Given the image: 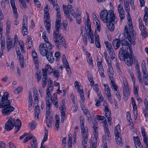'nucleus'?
<instances>
[{"label":"nucleus","instance_id":"nucleus-1","mask_svg":"<svg viewBox=\"0 0 148 148\" xmlns=\"http://www.w3.org/2000/svg\"><path fill=\"white\" fill-rule=\"evenodd\" d=\"M100 15L101 20L106 23L109 30L113 31L115 28L114 25L116 24L118 21L113 11L112 10L108 11L106 10H103L100 13Z\"/></svg>","mask_w":148,"mask_h":148},{"label":"nucleus","instance_id":"nucleus-2","mask_svg":"<svg viewBox=\"0 0 148 148\" xmlns=\"http://www.w3.org/2000/svg\"><path fill=\"white\" fill-rule=\"evenodd\" d=\"M128 24L129 25V29L128 27H125L124 30V34L126 38L133 45L135 44V40L136 39V35L134 34V30L132 25V20L129 19L128 20Z\"/></svg>","mask_w":148,"mask_h":148},{"label":"nucleus","instance_id":"nucleus-3","mask_svg":"<svg viewBox=\"0 0 148 148\" xmlns=\"http://www.w3.org/2000/svg\"><path fill=\"white\" fill-rule=\"evenodd\" d=\"M84 119H80V125L81 130V134L82 135V145L84 148H86V145L87 144L88 140V129L86 127H84Z\"/></svg>","mask_w":148,"mask_h":148},{"label":"nucleus","instance_id":"nucleus-4","mask_svg":"<svg viewBox=\"0 0 148 148\" xmlns=\"http://www.w3.org/2000/svg\"><path fill=\"white\" fill-rule=\"evenodd\" d=\"M19 120L18 119L16 120L14 118L10 117L5 123V129L8 132L12 130L15 125H18Z\"/></svg>","mask_w":148,"mask_h":148},{"label":"nucleus","instance_id":"nucleus-5","mask_svg":"<svg viewBox=\"0 0 148 148\" xmlns=\"http://www.w3.org/2000/svg\"><path fill=\"white\" fill-rule=\"evenodd\" d=\"M126 45H124L123 42L122 43V47H121L119 52V57L121 61H124L125 58L128 56L130 54V52H129Z\"/></svg>","mask_w":148,"mask_h":148},{"label":"nucleus","instance_id":"nucleus-6","mask_svg":"<svg viewBox=\"0 0 148 148\" xmlns=\"http://www.w3.org/2000/svg\"><path fill=\"white\" fill-rule=\"evenodd\" d=\"M12 101V100H7L6 101L5 105H4L3 108L2 109V114L3 116L8 115H9L10 113L14 111L15 108L13 106L10 105Z\"/></svg>","mask_w":148,"mask_h":148},{"label":"nucleus","instance_id":"nucleus-7","mask_svg":"<svg viewBox=\"0 0 148 148\" xmlns=\"http://www.w3.org/2000/svg\"><path fill=\"white\" fill-rule=\"evenodd\" d=\"M127 39L126 36L122 38H121L119 37V39L116 38L112 42V45L114 49H116L118 48L121 44L122 47V43L123 42L124 45H126V46L128 45V44H130L127 40H125V39Z\"/></svg>","mask_w":148,"mask_h":148},{"label":"nucleus","instance_id":"nucleus-8","mask_svg":"<svg viewBox=\"0 0 148 148\" xmlns=\"http://www.w3.org/2000/svg\"><path fill=\"white\" fill-rule=\"evenodd\" d=\"M123 84L124 85L123 87V98L124 101H126L128 100L130 95V89L129 88V86L126 80L123 81Z\"/></svg>","mask_w":148,"mask_h":148},{"label":"nucleus","instance_id":"nucleus-9","mask_svg":"<svg viewBox=\"0 0 148 148\" xmlns=\"http://www.w3.org/2000/svg\"><path fill=\"white\" fill-rule=\"evenodd\" d=\"M127 48H129V51H130V54L128 56L125 58L124 61L127 65L131 66L133 63V53L130 44H128V45H127Z\"/></svg>","mask_w":148,"mask_h":148},{"label":"nucleus","instance_id":"nucleus-10","mask_svg":"<svg viewBox=\"0 0 148 148\" xmlns=\"http://www.w3.org/2000/svg\"><path fill=\"white\" fill-rule=\"evenodd\" d=\"M60 110L61 113V121L62 123H63L65 117L66 112L65 101L64 99H62V103Z\"/></svg>","mask_w":148,"mask_h":148},{"label":"nucleus","instance_id":"nucleus-11","mask_svg":"<svg viewBox=\"0 0 148 148\" xmlns=\"http://www.w3.org/2000/svg\"><path fill=\"white\" fill-rule=\"evenodd\" d=\"M27 18L26 16H24L23 20L22 23V32H24L23 33L24 36L26 35L28 33L27 29H28V22H27Z\"/></svg>","mask_w":148,"mask_h":148},{"label":"nucleus","instance_id":"nucleus-12","mask_svg":"<svg viewBox=\"0 0 148 148\" xmlns=\"http://www.w3.org/2000/svg\"><path fill=\"white\" fill-rule=\"evenodd\" d=\"M39 49L40 54L43 56H45L48 52L47 45L45 43L41 44Z\"/></svg>","mask_w":148,"mask_h":148},{"label":"nucleus","instance_id":"nucleus-13","mask_svg":"<svg viewBox=\"0 0 148 148\" xmlns=\"http://www.w3.org/2000/svg\"><path fill=\"white\" fill-rule=\"evenodd\" d=\"M59 30L60 29H59V31L57 32L56 29H55V31L53 32V40L54 42L55 45L58 48H60L61 46L60 42L58 39Z\"/></svg>","mask_w":148,"mask_h":148},{"label":"nucleus","instance_id":"nucleus-14","mask_svg":"<svg viewBox=\"0 0 148 148\" xmlns=\"http://www.w3.org/2000/svg\"><path fill=\"white\" fill-rule=\"evenodd\" d=\"M9 93L7 92H5L4 93V95L2 97L1 99H0V102L2 103H0V108H3L4 105L8 99V98L9 97Z\"/></svg>","mask_w":148,"mask_h":148},{"label":"nucleus","instance_id":"nucleus-15","mask_svg":"<svg viewBox=\"0 0 148 148\" xmlns=\"http://www.w3.org/2000/svg\"><path fill=\"white\" fill-rule=\"evenodd\" d=\"M56 16V22L55 23V29H56V31L58 32L59 31V29H60V28L61 23V17L60 11H59V12H57Z\"/></svg>","mask_w":148,"mask_h":148},{"label":"nucleus","instance_id":"nucleus-16","mask_svg":"<svg viewBox=\"0 0 148 148\" xmlns=\"http://www.w3.org/2000/svg\"><path fill=\"white\" fill-rule=\"evenodd\" d=\"M97 65L99 71L101 76L103 77H104L105 76L103 73V69L102 64V62H99L97 63Z\"/></svg>","mask_w":148,"mask_h":148},{"label":"nucleus","instance_id":"nucleus-17","mask_svg":"<svg viewBox=\"0 0 148 148\" xmlns=\"http://www.w3.org/2000/svg\"><path fill=\"white\" fill-rule=\"evenodd\" d=\"M103 125L105 134L107 135L109 138H110V134L106 120L104 121Z\"/></svg>","mask_w":148,"mask_h":148},{"label":"nucleus","instance_id":"nucleus-18","mask_svg":"<svg viewBox=\"0 0 148 148\" xmlns=\"http://www.w3.org/2000/svg\"><path fill=\"white\" fill-rule=\"evenodd\" d=\"M31 142L28 145V148H37L38 143L36 138L32 140H30Z\"/></svg>","mask_w":148,"mask_h":148},{"label":"nucleus","instance_id":"nucleus-19","mask_svg":"<svg viewBox=\"0 0 148 148\" xmlns=\"http://www.w3.org/2000/svg\"><path fill=\"white\" fill-rule=\"evenodd\" d=\"M50 3L52 4L53 8L56 10L57 12L60 11L59 7L56 0H48Z\"/></svg>","mask_w":148,"mask_h":148},{"label":"nucleus","instance_id":"nucleus-20","mask_svg":"<svg viewBox=\"0 0 148 148\" xmlns=\"http://www.w3.org/2000/svg\"><path fill=\"white\" fill-rule=\"evenodd\" d=\"M11 7L13 9V12L15 17L17 18L18 16V14L17 12V8L15 6V1L10 2Z\"/></svg>","mask_w":148,"mask_h":148},{"label":"nucleus","instance_id":"nucleus-21","mask_svg":"<svg viewBox=\"0 0 148 148\" xmlns=\"http://www.w3.org/2000/svg\"><path fill=\"white\" fill-rule=\"evenodd\" d=\"M48 60L51 63L54 62V58L53 53L51 52L48 51L45 56Z\"/></svg>","mask_w":148,"mask_h":148},{"label":"nucleus","instance_id":"nucleus-22","mask_svg":"<svg viewBox=\"0 0 148 148\" xmlns=\"http://www.w3.org/2000/svg\"><path fill=\"white\" fill-rule=\"evenodd\" d=\"M89 29V32H88L87 34L88 39L90 42L91 43H94V36L93 35V33L92 31V30L90 29Z\"/></svg>","mask_w":148,"mask_h":148},{"label":"nucleus","instance_id":"nucleus-23","mask_svg":"<svg viewBox=\"0 0 148 148\" xmlns=\"http://www.w3.org/2000/svg\"><path fill=\"white\" fill-rule=\"evenodd\" d=\"M51 103H46V117L47 119L49 116V114H50V108L51 105Z\"/></svg>","mask_w":148,"mask_h":148},{"label":"nucleus","instance_id":"nucleus-24","mask_svg":"<svg viewBox=\"0 0 148 148\" xmlns=\"http://www.w3.org/2000/svg\"><path fill=\"white\" fill-rule=\"evenodd\" d=\"M48 134V132L47 130H46L45 132V134L44 136V137L42 141V143L41 144V147L40 148H45V147H44L43 145L44 143L45 142H46L47 139Z\"/></svg>","mask_w":148,"mask_h":148},{"label":"nucleus","instance_id":"nucleus-25","mask_svg":"<svg viewBox=\"0 0 148 148\" xmlns=\"http://www.w3.org/2000/svg\"><path fill=\"white\" fill-rule=\"evenodd\" d=\"M120 134L119 133L115 134V136L116 141L117 143L119 145H121L122 144L121 139L120 137Z\"/></svg>","mask_w":148,"mask_h":148},{"label":"nucleus","instance_id":"nucleus-26","mask_svg":"<svg viewBox=\"0 0 148 148\" xmlns=\"http://www.w3.org/2000/svg\"><path fill=\"white\" fill-rule=\"evenodd\" d=\"M77 88H78V91L80 94L82 100V101H84L85 98L84 95V92L83 89L81 88L80 86L79 87H77Z\"/></svg>","mask_w":148,"mask_h":148},{"label":"nucleus","instance_id":"nucleus-27","mask_svg":"<svg viewBox=\"0 0 148 148\" xmlns=\"http://www.w3.org/2000/svg\"><path fill=\"white\" fill-rule=\"evenodd\" d=\"M46 118V121L47 126L49 127H50L51 126L52 116L51 114H49L48 118L47 119V117Z\"/></svg>","mask_w":148,"mask_h":148},{"label":"nucleus","instance_id":"nucleus-28","mask_svg":"<svg viewBox=\"0 0 148 148\" xmlns=\"http://www.w3.org/2000/svg\"><path fill=\"white\" fill-rule=\"evenodd\" d=\"M45 69L48 72V73L49 75H50L53 73V69L50 65L47 64L46 65Z\"/></svg>","mask_w":148,"mask_h":148},{"label":"nucleus","instance_id":"nucleus-29","mask_svg":"<svg viewBox=\"0 0 148 148\" xmlns=\"http://www.w3.org/2000/svg\"><path fill=\"white\" fill-rule=\"evenodd\" d=\"M10 22L9 21H6V33L8 34L10 33Z\"/></svg>","mask_w":148,"mask_h":148},{"label":"nucleus","instance_id":"nucleus-30","mask_svg":"<svg viewBox=\"0 0 148 148\" xmlns=\"http://www.w3.org/2000/svg\"><path fill=\"white\" fill-rule=\"evenodd\" d=\"M86 14L87 16V27H88V29H90L91 30V23L90 20L89 19V14L87 12H86Z\"/></svg>","mask_w":148,"mask_h":148},{"label":"nucleus","instance_id":"nucleus-31","mask_svg":"<svg viewBox=\"0 0 148 148\" xmlns=\"http://www.w3.org/2000/svg\"><path fill=\"white\" fill-rule=\"evenodd\" d=\"M35 138V137L34 136H32L30 135H29L27 137H25L24 139L23 140V142L24 143H25L30 139H34V138Z\"/></svg>","mask_w":148,"mask_h":148},{"label":"nucleus","instance_id":"nucleus-32","mask_svg":"<svg viewBox=\"0 0 148 148\" xmlns=\"http://www.w3.org/2000/svg\"><path fill=\"white\" fill-rule=\"evenodd\" d=\"M34 49L32 50V55L34 61H36L38 60V56L36 52L34 51H33Z\"/></svg>","mask_w":148,"mask_h":148},{"label":"nucleus","instance_id":"nucleus-33","mask_svg":"<svg viewBox=\"0 0 148 148\" xmlns=\"http://www.w3.org/2000/svg\"><path fill=\"white\" fill-rule=\"evenodd\" d=\"M98 85L97 84H95V86L92 87L93 89L95 90L96 92L97 95L99 96V89L98 88Z\"/></svg>","mask_w":148,"mask_h":148},{"label":"nucleus","instance_id":"nucleus-34","mask_svg":"<svg viewBox=\"0 0 148 148\" xmlns=\"http://www.w3.org/2000/svg\"><path fill=\"white\" fill-rule=\"evenodd\" d=\"M52 102L53 104L54 105L56 108H58L59 107L58 103V99L57 97H55L52 100Z\"/></svg>","mask_w":148,"mask_h":148},{"label":"nucleus","instance_id":"nucleus-35","mask_svg":"<svg viewBox=\"0 0 148 148\" xmlns=\"http://www.w3.org/2000/svg\"><path fill=\"white\" fill-rule=\"evenodd\" d=\"M43 78H48L47 72L45 68L42 69Z\"/></svg>","mask_w":148,"mask_h":148},{"label":"nucleus","instance_id":"nucleus-36","mask_svg":"<svg viewBox=\"0 0 148 148\" xmlns=\"http://www.w3.org/2000/svg\"><path fill=\"white\" fill-rule=\"evenodd\" d=\"M21 125V121L19 120V122L18 123V125H15V134H16L20 129Z\"/></svg>","mask_w":148,"mask_h":148},{"label":"nucleus","instance_id":"nucleus-37","mask_svg":"<svg viewBox=\"0 0 148 148\" xmlns=\"http://www.w3.org/2000/svg\"><path fill=\"white\" fill-rule=\"evenodd\" d=\"M109 53L110 56L111 58L113 57L114 55V52L112 48H110L109 50H107Z\"/></svg>","mask_w":148,"mask_h":148},{"label":"nucleus","instance_id":"nucleus-38","mask_svg":"<svg viewBox=\"0 0 148 148\" xmlns=\"http://www.w3.org/2000/svg\"><path fill=\"white\" fill-rule=\"evenodd\" d=\"M137 76L138 79L139 80V82L141 84H142V79L141 77V73L140 71H138V72H137Z\"/></svg>","mask_w":148,"mask_h":148},{"label":"nucleus","instance_id":"nucleus-39","mask_svg":"<svg viewBox=\"0 0 148 148\" xmlns=\"http://www.w3.org/2000/svg\"><path fill=\"white\" fill-rule=\"evenodd\" d=\"M141 34L144 38L146 37L148 35V33L146 30V29H143L141 31Z\"/></svg>","mask_w":148,"mask_h":148},{"label":"nucleus","instance_id":"nucleus-40","mask_svg":"<svg viewBox=\"0 0 148 148\" xmlns=\"http://www.w3.org/2000/svg\"><path fill=\"white\" fill-rule=\"evenodd\" d=\"M92 127L94 130V132H97V123L96 121H94L93 122Z\"/></svg>","mask_w":148,"mask_h":148},{"label":"nucleus","instance_id":"nucleus-41","mask_svg":"<svg viewBox=\"0 0 148 148\" xmlns=\"http://www.w3.org/2000/svg\"><path fill=\"white\" fill-rule=\"evenodd\" d=\"M87 34L86 33L82 35V39L83 41L85 44V45H87Z\"/></svg>","mask_w":148,"mask_h":148},{"label":"nucleus","instance_id":"nucleus-42","mask_svg":"<svg viewBox=\"0 0 148 148\" xmlns=\"http://www.w3.org/2000/svg\"><path fill=\"white\" fill-rule=\"evenodd\" d=\"M32 41L30 39H29L27 40L26 43V45L27 47H28L29 48H31L32 46Z\"/></svg>","mask_w":148,"mask_h":148},{"label":"nucleus","instance_id":"nucleus-43","mask_svg":"<svg viewBox=\"0 0 148 148\" xmlns=\"http://www.w3.org/2000/svg\"><path fill=\"white\" fill-rule=\"evenodd\" d=\"M63 8L65 15L69 14V10H68L66 6L63 5Z\"/></svg>","mask_w":148,"mask_h":148},{"label":"nucleus","instance_id":"nucleus-44","mask_svg":"<svg viewBox=\"0 0 148 148\" xmlns=\"http://www.w3.org/2000/svg\"><path fill=\"white\" fill-rule=\"evenodd\" d=\"M23 90V88L22 87H19L16 89L14 91V93L15 94H18L21 92Z\"/></svg>","mask_w":148,"mask_h":148},{"label":"nucleus","instance_id":"nucleus-45","mask_svg":"<svg viewBox=\"0 0 148 148\" xmlns=\"http://www.w3.org/2000/svg\"><path fill=\"white\" fill-rule=\"evenodd\" d=\"M118 11L119 13L125 12L123 9V6L121 5L120 4L118 6Z\"/></svg>","mask_w":148,"mask_h":148},{"label":"nucleus","instance_id":"nucleus-46","mask_svg":"<svg viewBox=\"0 0 148 148\" xmlns=\"http://www.w3.org/2000/svg\"><path fill=\"white\" fill-rule=\"evenodd\" d=\"M29 108H31V107L30 106V103L33 102V99L32 97V92H29Z\"/></svg>","mask_w":148,"mask_h":148},{"label":"nucleus","instance_id":"nucleus-47","mask_svg":"<svg viewBox=\"0 0 148 148\" xmlns=\"http://www.w3.org/2000/svg\"><path fill=\"white\" fill-rule=\"evenodd\" d=\"M104 42L107 50L112 48L111 44L108 42L106 41L105 42Z\"/></svg>","mask_w":148,"mask_h":148},{"label":"nucleus","instance_id":"nucleus-48","mask_svg":"<svg viewBox=\"0 0 148 148\" xmlns=\"http://www.w3.org/2000/svg\"><path fill=\"white\" fill-rule=\"evenodd\" d=\"M40 73L39 72L38 73L37 72L36 73L35 75V77L36 78H37V82H39V81L40 80L41 78V74H40Z\"/></svg>","mask_w":148,"mask_h":148},{"label":"nucleus","instance_id":"nucleus-49","mask_svg":"<svg viewBox=\"0 0 148 148\" xmlns=\"http://www.w3.org/2000/svg\"><path fill=\"white\" fill-rule=\"evenodd\" d=\"M142 71H147L146 67L145 64V61L144 60H143L142 63Z\"/></svg>","mask_w":148,"mask_h":148},{"label":"nucleus","instance_id":"nucleus-50","mask_svg":"<svg viewBox=\"0 0 148 148\" xmlns=\"http://www.w3.org/2000/svg\"><path fill=\"white\" fill-rule=\"evenodd\" d=\"M53 76L54 77L58 78L60 76V73L58 70L53 71Z\"/></svg>","mask_w":148,"mask_h":148},{"label":"nucleus","instance_id":"nucleus-51","mask_svg":"<svg viewBox=\"0 0 148 148\" xmlns=\"http://www.w3.org/2000/svg\"><path fill=\"white\" fill-rule=\"evenodd\" d=\"M77 23L79 24L81 20V16L80 14H77L76 16Z\"/></svg>","mask_w":148,"mask_h":148},{"label":"nucleus","instance_id":"nucleus-52","mask_svg":"<svg viewBox=\"0 0 148 148\" xmlns=\"http://www.w3.org/2000/svg\"><path fill=\"white\" fill-rule=\"evenodd\" d=\"M42 86L43 88H44L47 84L48 81V78L42 79Z\"/></svg>","mask_w":148,"mask_h":148},{"label":"nucleus","instance_id":"nucleus-53","mask_svg":"<svg viewBox=\"0 0 148 148\" xmlns=\"http://www.w3.org/2000/svg\"><path fill=\"white\" fill-rule=\"evenodd\" d=\"M87 61L89 65L92 66V67H93V66L92 62L93 60L92 59V58L91 57H88L87 59Z\"/></svg>","mask_w":148,"mask_h":148},{"label":"nucleus","instance_id":"nucleus-54","mask_svg":"<svg viewBox=\"0 0 148 148\" xmlns=\"http://www.w3.org/2000/svg\"><path fill=\"white\" fill-rule=\"evenodd\" d=\"M1 49L2 50H3L5 49V41L4 40H1Z\"/></svg>","mask_w":148,"mask_h":148},{"label":"nucleus","instance_id":"nucleus-55","mask_svg":"<svg viewBox=\"0 0 148 148\" xmlns=\"http://www.w3.org/2000/svg\"><path fill=\"white\" fill-rule=\"evenodd\" d=\"M82 110L83 111L84 115H88V116H90V112L88 109L87 108H85L84 109L82 108Z\"/></svg>","mask_w":148,"mask_h":148},{"label":"nucleus","instance_id":"nucleus-56","mask_svg":"<svg viewBox=\"0 0 148 148\" xmlns=\"http://www.w3.org/2000/svg\"><path fill=\"white\" fill-rule=\"evenodd\" d=\"M15 44H14V43L13 44V45L12 43L11 44H10L9 45H8L7 46V49L8 51H10L12 48V49H13L14 48V47L15 46Z\"/></svg>","mask_w":148,"mask_h":148},{"label":"nucleus","instance_id":"nucleus-57","mask_svg":"<svg viewBox=\"0 0 148 148\" xmlns=\"http://www.w3.org/2000/svg\"><path fill=\"white\" fill-rule=\"evenodd\" d=\"M106 113V116L107 118H111V112L110 110L105 111Z\"/></svg>","mask_w":148,"mask_h":148},{"label":"nucleus","instance_id":"nucleus-58","mask_svg":"<svg viewBox=\"0 0 148 148\" xmlns=\"http://www.w3.org/2000/svg\"><path fill=\"white\" fill-rule=\"evenodd\" d=\"M126 116H127V120L129 121L130 122V120H131V116L130 112H127L126 113Z\"/></svg>","mask_w":148,"mask_h":148},{"label":"nucleus","instance_id":"nucleus-59","mask_svg":"<svg viewBox=\"0 0 148 148\" xmlns=\"http://www.w3.org/2000/svg\"><path fill=\"white\" fill-rule=\"evenodd\" d=\"M29 125L30 126L31 129L32 130H34L35 129L36 126L35 123H30L29 124Z\"/></svg>","mask_w":148,"mask_h":148},{"label":"nucleus","instance_id":"nucleus-60","mask_svg":"<svg viewBox=\"0 0 148 148\" xmlns=\"http://www.w3.org/2000/svg\"><path fill=\"white\" fill-rule=\"evenodd\" d=\"M115 95L116 96L118 100L120 101L121 99V97L120 95V92L119 91H118L115 93Z\"/></svg>","mask_w":148,"mask_h":148},{"label":"nucleus","instance_id":"nucleus-61","mask_svg":"<svg viewBox=\"0 0 148 148\" xmlns=\"http://www.w3.org/2000/svg\"><path fill=\"white\" fill-rule=\"evenodd\" d=\"M131 100L132 101V105L133 108L137 107V106L136 104L134 98L133 97H132L131 98Z\"/></svg>","mask_w":148,"mask_h":148},{"label":"nucleus","instance_id":"nucleus-62","mask_svg":"<svg viewBox=\"0 0 148 148\" xmlns=\"http://www.w3.org/2000/svg\"><path fill=\"white\" fill-rule=\"evenodd\" d=\"M48 21H46V24L45 25V27L46 29H51V27L50 23Z\"/></svg>","mask_w":148,"mask_h":148},{"label":"nucleus","instance_id":"nucleus-63","mask_svg":"<svg viewBox=\"0 0 148 148\" xmlns=\"http://www.w3.org/2000/svg\"><path fill=\"white\" fill-rule=\"evenodd\" d=\"M125 12H121V13H119V16L120 18L121 21L123 20L125 18V15H124Z\"/></svg>","mask_w":148,"mask_h":148},{"label":"nucleus","instance_id":"nucleus-64","mask_svg":"<svg viewBox=\"0 0 148 148\" xmlns=\"http://www.w3.org/2000/svg\"><path fill=\"white\" fill-rule=\"evenodd\" d=\"M6 145L5 143L3 141H0V148H5Z\"/></svg>","mask_w":148,"mask_h":148}]
</instances>
